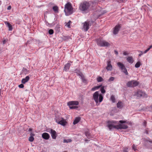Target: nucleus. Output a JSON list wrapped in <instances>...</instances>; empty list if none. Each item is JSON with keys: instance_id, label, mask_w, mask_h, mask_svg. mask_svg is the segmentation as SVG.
Wrapping results in <instances>:
<instances>
[{"instance_id": "c9c22d12", "label": "nucleus", "mask_w": 152, "mask_h": 152, "mask_svg": "<svg viewBox=\"0 0 152 152\" xmlns=\"http://www.w3.org/2000/svg\"><path fill=\"white\" fill-rule=\"evenodd\" d=\"M132 148L134 151L137 150V148L134 144L132 145Z\"/></svg>"}, {"instance_id": "6ab92c4d", "label": "nucleus", "mask_w": 152, "mask_h": 152, "mask_svg": "<svg viewBox=\"0 0 152 152\" xmlns=\"http://www.w3.org/2000/svg\"><path fill=\"white\" fill-rule=\"evenodd\" d=\"M117 106L118 108L121 109L124 106V103L121 101H119L117 103Z\"/></svg>"}, {"instance_id": "4468645a", "label": "nucleus", "mask_w": 152, "mask_h": 152, "mask_svg": "<svg viewBox=\"0 0 152 152\" xmlns=\"http://www.w3.org/2000/svg\"><path fill=\"white\" fill-rule=\"evenodd\" d=\"M78 75L79 76H80L82 81L83 83L86 84H87L88 83V82L87 80L85 78L84 76L82 74V72L79 71V72L78 73Z\"/></svg>"}, {"instance_id": "f257e3e1", "label": "nucleus", "mask_w": 152, "mask_h": 152, "mask_svg": "<svg viewBox=\"0 0 152 152\" xmlns=\"http://www.w3.org/2000/svg\"><path fill=\"white\" fill-rule=\"evenodd\" d=\"M90 4L86 1L81 3L79 6V9L83 13H87L89 10Z\"/></svg>"}, {"instance_id": "39448f33", "label": "nucleus", "mask_w": 152, "mask_h": 152, "mask_svg": "<svg viewBox=\"0 0 152 152\" xmlns=\"http://www.w3.org/2000/svg\"><path fill=\"white\" fill-rule=\"evenodd\" d=\"M118 123L117 122L115 121H108L107 122V126L110 130L112 129L113 128L117 129V127H116V125L115 126L114 125V124H117Z\"/></svg>"}, {"instance_id": "e433bc0d", "label": "nucleus", "mask_w": 152, "mask_h": 152, "mask_svg": "<svg viewBox=\"0 0 152 152\" xmlns=\"http://www.w3.org/2000/svg\"><path fill=\"white\" fill-rule=\"evenodd\" d=\"M119 122L121 124H123L126 123V121H125L120 120L119 121Z\"/></svg>"}, {"instance_id": "7ed1b4c3", "label": "nucleus", "mask_w": 152, "mask_h": 152, "mask_svg": "<svg viewBox=\"0 0 152 152\" xmlns=\"http://www.w3.org/2000/svg\"><path fill=\"white\" fill-rule=\"evenodd\" d=\"M93 98L97 105V104L99 102H101L103 100V97L102 94H99L98 91L95 92L93 95Z\"/></svg>"}, {"instance_id": "58836bf2", "label": "nucleus", "mask_w": 152, "mask_h": 152, "mask_svg": "<svg viewBox=\"0 0 152 152\" xmlns=\"http://www.w3.org/2000/svg\"><path fill=\"white\" fill-rule=\"evenodd\" d=\"M150 49L149 48H148L144 52V53H147Z\"/></svg>"}, {"instance_id": "aec40b11", "label": "nucleus", "mask_w": 152, "mask_h": 152, "mask_svg": "<svg viewBox=\"0 0 152 152\" xmlns=\"http://www.w3.org/2000/svg\"><path fill=\"white\" fill-rule=\"evenodd\" d=\"M29 76H27L25 78L22 79L21 82L23 84H25L29 80Z\"/></svg>"}, {"instance_id": "c85d7f7f", "label": "nucleus", "mask_w": 152, "mask_h": 152, "mask_svg": "<svg viewBox=\"0 0 152 152\" xmlns=\"http://www.w3.org/2000/svg\"><path fill=\"white\" fill-rule=\"evenodd\" d=\"M72 140L70 139H68L67 140L64 139V140L63 142L64 143H65V142L68 143V142H72Z\"/></svg>"}, {"instance_id": "f3484780", "label": "nucleus", "mask_w": 152, "mask_h": 152, "mask_svg": "<svg viewBox=\"0 0 152 152\" xmlns=\"http://www.w3.org/2000/svg\"><path fill=\"white\" fill-rule=\"evenodd\" d=\"M42 137L43 139L47 140L49 138L50 136L48 133L45 132L42 134Z\"/></svg>"}, {"instance_id": "2eb2a0df", "label": "nucleus", "mask_w": 152, "mask_h": 152, "mask_svg": "<svg viewBox=\"0 0 152 152\" xmlns=\"http://www.w3.org/2000/svg\"><path fill=\"white\" fill-rule=\"evenodd\" d=\"M106 69L108 71H111L112 69V66L111 64V61L110 60L107 61V65Z\"/></svg>"}, {"instance_id": "4be33fe9", "label": "nucleus", "mask_w": 152, "mask_h": 152, "mask_svg": "<svg viewBox=\"0 0 152 152\" xmlns=\"http://www.w3.org/2000/svg\"><path fill=\"white\" fill-rule=\"evenodd\" d=\"M5 23L9 28V31H12V25L10 24L8 22H5Z\"/></svg>"}, {"instance_id": "1a4fd4ad", "label": "nucleus", "mask_w": 152, "mask_h": 152, "mask_svg": "<svg viewBox=\"0 0 152 152\" xmlns=\"http://www.w3.org/2000/svg\"><path fill=\"white\" fill-rule=\"evenodd\" d=\"M83 29L85 31H87L89 29V26H91V23L89 21H86L83 23Z\"/></svg>"}, {"instance_id": "ddd939ff", "label": "nucleus", "mask_w": 152, "mask_h": 152, "mask_svg": "<svg viewBox=\"0 0 152 152\" xmlns=\"http://www.w3.org/2000/svg\"><path fill=\"white\" fill-rule=\"evenodd\" d=\"M117 129H126L128 128V126L126 125L122 124H119L116 125Z\"/></svg>"}, {"instance_id": "a19ab883", "label": "nucleus", "mask_w": 152, "mask_h": 152, "mask_svg": "<svg viewBox=\"0 0 152 152\" xmlns=\"http://www.w3.org/2000/svg\"><path fill=\"white\" fill-rule=\"evenodd\" d=\"M138 52H139L140 53L139 54V56H141V55H142L143 54V53H143L142 51H141L140 50Z\"/></svg>"}, {"instance_id": "a211bd4d", "label": "nucleus", "mask_w": 152, "mask_h": 152, "mask_svg": "<svg viewBox=\"0 0 152 152\" xmlns=\"http://www.w3.org/2000/svg\"><path fill=\"white\" fill-rule=\"evenodd\" d=\"M57 123L58 124L64 126L66 125V122L64 119L62 118H61V119L58 122H57Z\"/></svg>"}, {"instance_id": "dca6fc26", "label": "nucleus", "mask_w": 152, "mask_h": 152, "mask_svg": "<svg viewBox=\"0 0 152 152\" xmlns=\"http://www.w3.org/2000/svg\"><path fill=\"white\" fill-rule=\"evenodd\" d=\"M70 66L71 64L70 63H67L65 65L63 69V71H65L66 72L68 71L69 69Z\"/></svg>"}, {"instance_id": "0eeeda50", "label": "nucleus", "mask_w": 152, "mask_h": 152, "mask_svg": "<svg viewBox=\"0 0 152 152\" xmlns=\"http://www.w3.org/2000/svg\"><path fill=\"white\" fill-rule=\"evenodd\" d=\"M79 104V102L77 101H71L67 103V105L69 106V107L70 109H75L77 107V106L72 105H78Z\"/></svg>"}, {"instance_id": "473e14b6", "label": "nucleus", "mask_w": 152, "mask_h": 152, "mask_svg": "<svg viewBox=\"0 0 152 152\" xmlns=\"http://www.w3.org/2000/svg\"><path fill=\"white\" fill-rule=\"evenodd\" d=\"M53 30L52 29H50L49 30L48 33L50 34H52L53 33Z\"/></svg>"}, {"instance_id": "cd10ccee", "label": "nucleus", "mask_w": 152, "mask_h": 152, "mask_svg": "<svg viewBox=\"0 0 152 152\" xmlns=\"http://www.w3.org/2000/svg\"><path fill=\"white\" fill-rule=\"evenodd\" d=\"M104 86H103L100 89V91L102 94H104L105 92V91L104 89Z\"/></svg>"}, {"instance_id": "bb28decb", "label": "nucleus", "mask_w": 152, "mask_h": 152, "mask_svg": "<svg viewBox=\"0 0 152 152\" xmlns=\"http://www.w3.org/2000/svg\"><path fill=\"white\" fill-rule=\"evenodd\" d=\"M97 80L98 82H99L102 81L103 79L101 77L99 76L97 78Z\"/></svg>"}, {"instance_id": "7c9ffc66", "label": "nucleus", "mask_w": 152, "mask_h": 152, "mask_svg": "<svg viewBox=\"0 0 152 152\" xmlns=\"http://www.w3.org/2000/svg\"><path fill=\"white\" fill-rule=\"evenodd\" d=\"M100 87V86H95L93 88L91 89V90L93 91H95L97 89L99 88Z\"/></svg>"}, {"instance_id": "de8ad7c7", "label": "nucleus", "mask_w": 152, "mask_h": 152, "mask_svg": "<svg viewBox=\"0 0 152 152\" xmlns=\"http://www.w3.org/2000/svg\"><path fill=\"white\" fill-rule=\"evenodd\" d=\"M146 122L145 121L144 122V125L145 126H146Z\"/></svg>"}, {"instance_id": "a878e982", "label": "nucleus", "mask_w": 152, "mask_h": 152, "mask_svg": "<svg viewBox=\"0 0 152 152\" xmlns=\"http://www.w3.org/2000/svg\"><path fill=\"white\" fill-rule=\"evenodd\" d=\"M141 65V63L140 61H138L135 65V67L136 68H138L140 67Z\"/></svg>"}, {"instance_id": "c03bdc74", "label": "nucleus", "mask_w": 152, "mask_h": 152, "mask_svg": "<svg viewBox=\"0 0 152 152\" xmlns=\"http://www.w3.org/2000/svg\"><path fill=\"white\" fill-rule=\"evenodd\" d=\"M11 6H9L7 8L8 10H10L11 9Z\"/></svg>"}, {"instance_id": "f704fd0d", "label": "nucleus", "mask_w": 152, "mask_h": 152, "mask_svg": "<svg viewBox=\"0 0 152 152\" xmlns=\"http://www.w3.org/2000/svg\"><path fill=\"white\" fill-rule=\"evenodd\" d=\"M128 148H124L123 150V152H127Z\"/></svg>"}, {"instance_id": "9b49d317", "label": "nucleus", "mask_w": 152, "mask_h": 152, "mask_svg": "<svg viewBox=\"0 0 152 152\" xmlns=\"http://www.w3.org/2000/svg\"><path fill=\"white\" fill-rule=\"evenodd\" d=\"M47 132H50L51 134V137L53 139H56L57 135L56 132L55 130L52 129H49L47 131Z\"/></svg>"}, {"instance_id": "ea45409f", "label": "nucleus", "mask_w": 152, "mask_h": 152, "mask_svg": "<svg viewBox=\"0 0 152 152\" xmlns=\"http://www.w3.org/2000/svg\"><path fill=\"white\" fill-rule=\"evenodd\" d=\"M30 136L34 137L35 136V134H34L33 132H31L30 133Z\"/></svg>"}, {"instance_id": "9d476101", "label": "nucleus", "mask_w": 152, "mask_h": 152, "mask_svg": "<svg viewBox=\"0 0 152 152\" xmlns=\"http://www.w3.org/2000/svg\"><path fill=\"white\" fill-rule=\"evenodd\" d=\"M139 83L136 81L132 80L129 82L127 84L128 87H133L137 86Z\"/></svg>"}, {"instance_id": "20e7f679", "label": "nucleus", "mask_w": 152, "mask_h": 152, "mask_svg": "<svg viewBox=\"0 0 152 152\" xmlns=\"http://www.w3.org/2000/svg\"><path fill=\"white\" fill-rule=\"evenodd\" d=\"M97 45L101 47H108L110 45V44L106 41L98 39L97 40Z\"/></svg>"}, {"instance_id": "a18cd8bd", "label": "nucleus", "mask_w": 152, "mask_h": 152, "mask_svg": "<svg viewBox=\"0 0 152 152\" xmlns=\"http://www.w3.org/2000/svg\"><path fill=\"white\" fill-rule=\"evenodd\" d=\"M114 53H115V54H116V55H118V52L116 50H115L114 51Z\"/></svg>"}, {"instance_id": "603ef678", "label": "nucleus", "mask_w": 152, "mask_h": 152, "mask_svg": "<svg viewBox=\"0 0 152 152\" xmlns=\"http://www.w3.org/2000/svg\"><path fill=\"white\" fill-rule=\"evenodd\" d=\"M88 141V140H87L86 139V140H85V141Z\"/></svg>"}, {"instance_id": "49530a36", "label": "nucleus", "mask_w": 152, "mask_h": 152, "mask_svg": "<svg viewBox=\"0 0 152 152\" xmlns=\"http://www.w3.org/2000/svg\"><path fill=\"white\" fill-rule=\"evenodd\" d=\"M32 129L31 128H29L28 129L29 132H31L32 131Z\"/></svg>"}, {"instance_id": "c756f323", "label": "nucleus", "mask_w": 152, "mask_h": 152, "mask_svg": "<svg viewBox=\"0 0 152 152\" xmlns=\"http://www.w3.org/2000/svg\"><path fill=\"white\" fill-rule=\"evenodd\" d=\"M110 100L112 101L113 103L115 102V99L114 96L112 95L110 97Z\"/></svg>"}, {"instance_id": "79ce46f5", "label": "nucleus", "mask_w": 152, "mask_h": 152, "mask_svg": "<svg viewBox=\"0 0 152 152\" xmlns=\"http://www.w3.org/2000/svg\"><path fill=\"white\" fill-rule=\"evenodd\" d=\"M123 54L124 55H128L129 54V53H127L126 51H124L123 52Z\"/></svg>"}, {"instance_id": "8fccbe9b", "label": "nucleus", "mask_w": 152, "mask_h": 152, "mask_svg": "<svg viewBox=\"0 0 152 152\" xmlns=\"http://www.w3.org/2000/svg\"><path fill=\"white\" fill-rule=\"evenodd\" d=\"M152 48V45H150L149 47V48L151 49V48Z\"/></svg>"}, {"instance_id": "423d86ee", "label": "nucleus", "mask_w": 152, "mask_h": 152, "mask_svg": "<svg viewBox=\"0 0 152 152\" xmlns=\"http://www.w3.org/2000/svg\"><path fill=\"white\" fill-rule=\"evenodd\" d=\"M134 95L139 97H147V95L146 93L140 90H138L137 91L135 92Z\"/></svg>"}, {"instance_id": "393cba45", "label": "nucleus", "mask_w": 152, "mask_h": 152, "mask_svg": "<svg viewBox=\"0 0 152 152\" xmlns=\"http://www.w3.org/2000/svg\"><path fill=\"white\" fill-rule=\"evenodd\" d=\"M85 134L86 136L88 138H90L91 137V135L90 134V133L88 131H86L85 132Z\"/></svg>"}, {"instance_id": "37998d69", "label": "nucleus", "mask_w": 152, "mask_h": 152, "mask_svg": "<svg viewBox=\"0 0 152 152\" xmlns=\"http://www.w3.org/2000/svg\"><path fill=\"white\" fill-rule=\"evenodd\" d=\"M71 22V21H69L67 24V26L68 27H70V23Z\"/></svg>"}, {"instance_id": "864d4df0", "label": "nucleus", "mask_w": 152, "mask_h": 152, "mask_svg": "<svg viewBox=\"0 0 152 152\" xmlns=\"http://www.w3.org/2000/svg\"><path fill=\"white\" fill-rule=\"evenodd\" d=\"M126 123H129V122H126Z\"/></svg>"}, {"instance_id": "f8f14e48", "label": "nucleus", "mask_w": 152, "mask_h": 152, "mask_svg": "<svg viewBox=\"0 0 152 152\" xmlns=\"http://www.w3.org/2000/svg\"><path fill=\"white\" fill-rule=\"evenodd\" d=\"M121 28V26L120 24H118L116 25L113 28V34L116 35L117 34Z\"/></svg>"}, {"instance_id": "412c9836", "label": "nucleus", "mask_w": 152, "mask_h": 152, "mask_svg": "<svg viewBox=\"0 0 152 152\" xmlns=\"http://www.w3.org/2000/svg\"><path fill=\"white\" fill-rule=\"evenodd\" d=\"M126 60L128 62L131 64L132 63L134 62V60L132 56L128 57L127 58Z\"/></svg>"}, {"instance_id": "09e8293b", "label": "nucleus", "mask_w": 152, "mask_h": 152, "mask_svg": "<svg viewBox=\"0 0 152 152\" xmlns=\"http://www.w3.org/2000/svg\"><path fill=\"white\" fill-rule=\"evenodd\" d=\"M3 44H4L5 43V42H6V40H3Z\"/></svg>"}, {"instance_id": "4c0bfd02", "label": "nucleus", "mask_w": 152, "mask_h": 152, "mask_svg": "<svg viewBox=\"0 0 152 152\" xmlns=\"http://www.w3.org/2000/svg\"><path fill=\"white\" fill-rule=\"evenodd\" d=\"M20 88H23L24 87V85L23 84H21L18 86Z\"/></svg>"}, {"instance_id": "f03ea898", "label": "nucleus", "mask_w": 152, "mask_h": 152, "mask_svg": "<svg viewBox=\"0 0 152 152\" xmlns=\"http://www.w3.org/2000/svg\"><path fill=\"white\" fill-rule=\"evenodd\" d=\"M64 12L65 15L68 16L72 14L73 12V8L70 2L67 3L65 5Z\"/></svg>"}, {"instance_id": "72a5a7b5", "label": "nucleus", "mask_w": 152, "mask_h": 152, "mask_svg": "<svg viewBox=\"0 0 152 152\" xmlns=\"http://www.w3.org/2000/svg\"><path fill=\"white\" fill-rule=\"evenodd\" d=\"M115 79V78L113 77H111L110 78L108 79V81L109 82H111L113 81Z\"/></svg>"}, {"instance_id": "3c124183", "label": "nucleus", "mask_w": 152, "mask_h": 152, "mask_svg": "<svg viewBox=\"0 0 152 152\" xmlns=\"http://www.w3.org/2000/svg\"><path fill=\"white\" fill-rule=\"evenodd\" d=\"M1 96V90L0 89V96Z\"/></svg>"}, {"instance_id": "b1692460", "label": "nucleus", "mask_w": 152, "mask_h": 152, "mask_svg": "<svg viewBox=\"0 0 152 152\" xmlns=\"http://www.w3.org/2000/svg\"><path fill=\"white\" fill-rule=\"evenodd\" d=\"M53 9L56 13H58V7L57 6H54L53 7Z\"/></svg>"}, {"instance_id": "6e6552de", "label": "nucleus", "mask_w": 152, "mask_h": 152, "mask_svg": "<svg viewBox=\"0 0 152 152\" xmlns=\"http://www.w3.org/2000/svg\"><path fill=\"white\" fill-rule=\"evenodd\" d=\"M117 64L118 66L121 70L122 72L125 74L126 75H128L127 70L123 64L120 62H118L117 63Z\"/></svg>"}, {"instance_id": "2f4dec72", "label": "nucleus", "mask_w": 152, "mask_h": 152, "mask_svg": "<svg viewBox=\"0 0 152 152\" xmlns=\"http://www.w3.org/2000/svg\"><path fill=\"white\" fill-rule=\"evenodd\" d=\"M34 140V137H32V136H30L28 138V140L31 142H33Z\"/></svg>"}, {"instance_id": "5701e85b", "label": "nucleus", "mask_w": 152, "mask_h": 152, "mask_svg": "<svg viewBox=\"0 0 152 152\" xmlns=\"http://www.w3.org/2000/svg\"><path fill=\"white\" fill-rule=\"evenodd\" d=\"M80 120V117L76 118L73 121V124L74 125L76 124L79 122Z\"/></svg>"}]
</instances>
